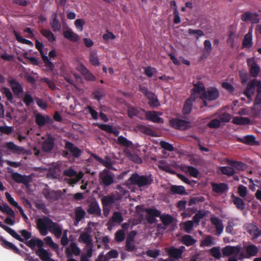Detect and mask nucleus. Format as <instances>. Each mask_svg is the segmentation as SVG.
I'll return each mask as SVG.
<instances>
[{
	"label": "nucleus",
	"mask_w": 261,
	"mask_h": 261,
	"mask_svg": "<svg viewBox=\"0 0 261 261\" xmlns=\"http://www.w3.org/2000/svg\"><path fill=\"white\" fill-rule=\"evenodd\" d=\"M233 202L237 207L240 210H243L245 207V203L244 200L240 197L232 195Z\"/></svg>",
	"instance_id": "nucleus-45"
},
{
	"label": "nucleus",
	"mask_w": 261,
	"mask_h": 261,
	"mask_svg": "<svg viewBox=\"0 0 261 261\" xmlns=\"http://www.w3.org/2000/svg\"><path fill=\"white\" fill-rule=\"evenodd\" d=\"M79 241L86 244L88 247H93L92 237L87 232H82L80 234Z\"/></svg>",
	"instance_id": "nucleus-25"
},
{
	"label": "nucleus",
	"mask_w": 261,
	"mask_h": 261,
	"mask_svg": "<svg viewBox=\"0 0 261 261\" xmlns=\"http://www.w3.org/2000/svg\"><path fill=\"white\" fill-rule=\"evenodd\" d=\"M65 149L69 151L73 157L78 158L82 153V150L75 146L72 142L65 141Z\"/></svg>",
	"instance_id": "nucleus-14"
},
{
	"label": "nucleus",
	"mask_w": 261,
	"mask_h": 261,
	"mask_svg": "<svg viewBox=\"0 0 261 261\" xmlns=\"http://www.w3.org/2000/svg\"><path fill=\"white\" fill-rule=\"evenodd\" d=\"M61 174L60 168L58 166H55L49 168L47 174L48 177H52L54 179L59 178Z\"/></svg>",
	"instance_id": "nucleus-33"
},
{
	"label": "nucleus",
	"mask_w": 261,
	"mask_h": 261,
	"mask_svg": "<svg viewBox=\"0 0 261 261\" xmlns=\"http://www.w3.org/2000/svg\"><path fill=\"white\" fill-rule=\"evenodd\" d=\"M252 36L251 31H250L244 37L242 42L243 48H250L252 46Z\"/></svg>",
	"instance_id": "nucleus-34"
},
{
	"label": "nucleus",
	"mask_w": 261,
	"mask_h": 261,
	"mask_svg": "<svg viewBox=\"0 0 261 261\" xmlns=\"http://www.w3.org/2000/svg\"><path fill=\"white\" fill-rule=\"evenodd\" d=\"M140 110L145 112L143 109L135 108L132 106L129 107L127 110L128 116L130 118H133L134 116H137L139 113Z\"/></svg>",
	"instance_id": "nucleus-49"
},
{
	"label": "nucleus",
	"mask_w": 261,
	"mask_h": 261,
	"mask_svg": "<svg viewBox=\"0 0 261 261\" xmlns=\"http://www.w3.org/2000/svg\"><path fill=\"white\" fill-rule=\"evenodd\" d=\"M183 228L185 232L190 233L194 226V222L193 221L189 220L185 222L183 224Z\"/></svg>",
	"instance_id": "nucleus-63"
},
{
	"label": "nucleus",
	"mask_w": 261,
	"mask_h": 261,
	"mask_svg": "<svg viewBox=\"0 0 261 261\" xmlns=\"http://www.w3.org/2000/svg\"><path fill=\"white\" fill-rule=\"evenodd\" d=\"M0 227L9 233L14 238L21 242L25 243V242L28 241V240L32 237L31 232L25 229H23L19 231L21 236L23 237V238H21L15 231L10 227L4 225L1 221H0Z\"/></svg>",
	"instance_id": "nucleus-3"
},
{
	"label": "nucleus",
	"mask_w": 261,
	"mask_h": 261,
	"mask_svg": "<svg viewBox=\"0 0 261 261\" xmlns=\"http://www.w3.org/2000/svg\"><path fill=\"white\" fill-rule=\"evenodd\" d=\"M211 254L217 259H220L221 257V254L220 248L218 247H214L210 250Z\"/></svg>",
	"instance_id": "nucleus-59"
},
{
	"label": "nucleus",
	"mask_w": 261,
	"mask_h": 261,
	"mask_svg": "<svg viewBox=\"0 0 261 261\" xmlns=\"http://www.w3.org/2000/svg\"><path fill=\"white\" fill-rule=\"evenodd\" d=\"M6 146L9 150L15 153H21L24 151L23 147L17 146L13 142L6 143Z\"/></svg>",
	"instance_id": "nucleus-35"
},
{
	"label": "nucleus",
	"mask_w": 261,
	"mask_h": 261,
	"mask_svg": "<svg viewBox=\"0 0 261 261\" xmlns=\"http://www.w3.org/2000/svg\"><path fill=\"white\" fill-rule=\"evenodd\" d=\"M14 34L15 35V37L16 38V40L21 43L25 44L27 45H28L30 46H33V43L32 41L30 40H27L26 39H24L22 38L21 36H20L17 32L16 31L14 32Z\"/></svg>",
	"instance_id": "nucleus-53"
},
{
	"label": "nucleus",
	"mask_w": 261,
	"mask_h": 261,
	"mask_svg": "<svg viewBox=\"0 0 261 261\" xmlns=\"http://www.w3.org/2000/svg\"><path fill=\"white\" fill-rule=\"evenodd\" d=\"M194 88L192 90L191 94L194 93L195 96L197 97L196 94H199L200 93L204 92L205 90V86L203 83L201 82H197L195 83H193Z\"/></svg>",
	"instance_id": "nucleus-32"
},
{
	"label": "nucleus",
	"mask_w": 261,
	"mask_h": 261,
	"mask_svg": "<svg viewBox=\"0 0 261 261\" xmlns=\"http://www.w3.org/2000/svg\"><path fill=\"white\" fill-rule=\"evenodd\" d=\"M91 156L93 157L98 163L102 164L108 169H113V164L111 158L109 156H106L105 159H102L95 154L92 153Z\"/></svg>",
	"instance_id": "nucleus-18"
},
{
	"label": "nucleus",
	"mask_w": 261,
	"mask_h": 261,
	"mask_svg": "<svg viewBox=\"0 0 261 261\" xmlns=\"http://www.w3.org/2000/svg\"><path fill=\"white\" fill-rule=\"evenodd\" d=\"M160 144L161 147L165 150H168L169 151H173L174 150V147L169 142L161 141L160 143Z\"/></svg>",
	"instance_id": "nucleus-61"
},
{
	"label": "nucleus",
	"mask_w": 261,
	"mask_h": 261,
	"mask_svg": "<svg viewBox=\"0 0 261 261\" xmlns=\"http://www.w3.org/2000/svg\"><path fill=\"white\" fill-rule=\"evenodd\" d=\"M110 169H105L100 173V179H113V176Z\"/></svg>",
	"instance_id": "nucleus-56"
},
{
	"label": "nucleus",
	"mask_w": 261,
	"mask_h": 261,
	"mask_svg": "<svg viewBox=\"0 0 261 261\" xmlns=\"http://www.w3.org/2000/svg\"><path fill=\"white\" fill-rule=\"evenodd\" d=\"M167 252L170 257L172 258L171 260L174 261L181 258L183 250L172 246L168 249Z\"/></svg>",
	"instance_id": "nucleus-19"
},
{
	"label": "nucleus",
	"mask_w": 261,
	"mask_h": 261,
	"mask_svg": "<svg viewBox=\"0 0 261 261\" xmlns=\"http://www.w3.org/2000/svg\"><path fill=\"white\" fill-rule=\"evenodd\" d=\"M182 170L186 173L189 174L190 176L197 178L198 177L199 172L198 170L194 167L191 166L184 165L181 167Z\"/></svg>",
	"instance_id": "nucleus-28"
},
{
	"label": "nucleus",
	"mask_w": 261,
	"mask_h": 261,
	"mask_svg": "<svg viewBox=\"0 0 261 261\" xmlns=\"http://www.w3.org/2000/svg\"><path fill=\"white\" fill-rule=\"evenodd\" d=\"M0 92L4 95L8 101L13 102V95L10 89L6 87H3L0 89Z\"/></svg>",
	"instance_id": "nucleus-42"
},
{
	"label": "nucleus",
	"mask_w": 261,
	"mask_h": 261,
	"mask_svg": "<svg viewBox=\"0 0 261 261\" xmlns=\"http://www.w3.org/2000/svg\"><path fill=\"white\" fill-rule=\"evenodd\" d=\"M75 222L74 225H77L85 216L86 212L81 206H77L74 210Z\"/></svg>",
	"instance_id": "nucleus-26"
},
{
	"label": "nucleus",
	"mask_w": 261,
	"mask_h": 261,
	"mask_svg": "<svg viewBox=\"0 0 261 261\" xmlns=\"http://www.w3.org/2000/svg\"><path fill=\"white\" fill-rule=\"evenodd\" d=\"M35 121L38 126H42L46 123L51 122L52 120L48 116L45 117L41 114H38L36 116Z\"/></svg>",
	"instance_id": "nucleus-31"
},
{
	"label": "nucleus",
	"mask_w": 261,
	"mask_h": 261,
	"mask_svg": "<svg viewBox=\"0 0 261 261\" xmlns=\"http://www.w3.org/2000/svg\"><path fill=\"white\" fill-rule=\"evenodd\" d=\"M123 221V217L120 212H115L113 213V216L108 222L109 225H110L112 221L115 223H120Z\"/></svg>",
	"instance_id": "nucleus-44"
},
{
	"label": "nucleus",
	"mask_w": 261,
	"mask_h": 261,
	"mask_svg": "<svg viewBox=\"0 0 261 261\" xmlns=\"http://www.w3.org/2000/svg\"><path fill=\"white\" fill-rule=\"evenodd\" d=\"M145 117L148 120L155 123H163V119L159 117L155 111H146L145 112Z\"/></svg>",
	"instance_id": "nucleus-23"
},
{
	"label": "nucleus",
	"mask_w": 261,
	"mask_h": 261,
	"mask_svg": "<svg viewBox=\"0 0 261 261\" xmlns=\"http://www.w3.org/2000/svg\"><path fill=\"white\" fill-rule=\"evenodd\" d=\"M40 33L49 42L52 43L56 41V37L51 31L46 29H42L40 31Z\"/></svg>",
	"instance_id": "nucleus-43"
},
{
	"label": "nucleus",
	"mask_w": 261,
	"mask_h": 261,
	"mask_svg": "<svg viewBox=\"0 0 261 261\" xmlns=\"http://www.w3.org/2000/svg\"><path fill=\"white\" fill-rule=\"evenodd\" d=\"M7 82L11 88L13 93L19 96L23 92V88L21 84L15 79L9 77L7 79Z\"/></svg>",
	"instance_id": "nucleus-11"
},
{
	"label": "nucleus",
	"mask_w": 261,
	"mask_h": 261,
	"mask_svg": "<svg viewBox=\"0 0 261 261\" xmlns=\"http://www.w3.org/2000/svg\"><path fill=\"white\" fill-rule=\"evenodd\" d=\"M219 96V92L215 87H210L202 92L200 95L202 99H206L209 101L216 100Z\"/></svg>",
	"instance_id": "nucleus-6"
},
{
	"label": "nucleus",
	"mask_w": 261,
	"mask_h": 261,
	"mask_svg": "<svg viewBox=\"0 0 261 261\" xmlns=\"http://www.w3.org/2000/svg\"><path fill=\"white\" fill-rule=\"evenodd\" d=\"M42 193L45 198L50 201L58 200L63 194L61 190L55 191L48 189H44Z\"/></svg>",
	"instance_id": "nucleus-9"
},
{
	"label": "nucleus",
	"mask_w": 261,
	"mask_h": 261,
	"mask_svg": "<svg viewBox=\"0 0 261 261\" xmlns=\"http://www.w3.org/2000/svg\"><path fill=\"white\" fill-rule=\"evenodd\" d=\"M117 142L121 146L126 147H128L133 145L132 141L128 140L122 136L118 137Z\"/></svg>",
	"instance_id": "nucleus-51"
},
{
	"label": "nucleus",
	"mask_w": 261,
	"mask_h": 261,
	"mask_svg": "<svg viewBox=\"0 0 261 261\" xmlns=\"http://www.w3.org/2000/svg\"><path fill=\"white\" fill-rule=\"evenodd\" d=\"M127 156L132 161L135 163L140 164L142 163L141 158L135 153H132L129 151L126 153Z\"/></svg>",
	"instance_id": "nucleus-55"
},
{
	"label": "nucleus",
	"mask_w": 261,
	"mask_h": 261,
	"mask_svg": "<svg viewBox=\"0 0 261 261\" xmlns=\"http://www.w3.org/2000/svg\"><path fill=\"white\" fill-rule=\"evenodd\" d=\"M247 64L249 67L250 75L253 77H256L260 72L259 66L257 64L254 57L247 59Z\"/></svg>",
	"instance_id": "nucleus-10"
},
{
	"label": "nucleus",
	"mask_w": 261,
	"mask_h": 261,
	"mask_svg": "<svg viewBox=\"0 0 261 261\" xmlns=\"http://www.w3.org/2000/svg\"><path fill=\"white\" fill-rule=\"evenodd\" d=\"M171 126L179 130H186L190 127V122L178 118H173L170 120Z\"/></svg>",
	"instance_id": "nucleus-8"
},
{
	"label": "nucleus",
	"mask_w": 261,
	"mask_h": 261,
	"mask_svg": "<svg viewBox=\"0 0 261 261\" xmlns=\"http://www.w3.org/2000/svg\"><path fill=\"white\" fill-rule=\"evenodd\" d=\"M206 216V212L202 210H199L193 217V221L194 223L197 224V225H199L200 220L204 218Z\"/></svg>",
	"instance_id": "nucleus-52"
},
{
	"label": "nucleus",
	"mask_w": 261,
	"mask_h": 261,
	"mask_svg": "<svg viewBox=\"0 0 261 261\" xmlns=\"http://www.w3.org/2000/svg\"><path fill=\"white\" fill-rule=\"evenodd\" d=\"M213 191L218 194H222L226 192L228 189V187L225 183H212Z\"/></svg>",
	"instance_id": "nucleus-24"
},
{
	"label": "nucleus",
	"mask_w": 261,
	"mask_h": 261,
	"mask_svg": "<svg viewBox=\"0 0 261 261\" xmlns=\"http://www.w3.org/2000/svg\"><path fill=\"white\" fill-rule=\"evenodd\" d=\"M232 122L237 125H246L250 123V120L247 117L237 116L234 117Z\"/></svg>",
	"instance_id": "nucleus-40"
},
{
	"label": "nucleus",
	"mask_w": 261,
	"mask_h": 261,
	"mask_svg": "<svg viewBox=\"0 0 261 261\" xmlns=\"http://www.w3.org/2000/svg\"><path fill=\"white\" fill-rule=\"evenodd\" d=\"M188 33L190 35H194L195 38L198 40L199 37L204 36V33L201 30H193L192 29H189L188 30Z\"/></svg>",
	"instance_id": "nucleus-57"
},
{
	"label": "nucleus",
	"mask_w": 261,
	"mask_h": 261,
	"mask_svg": "<svg viewBox=\"0 0 261 261\" xmlns=\"http://www.w3.org/2000/svg\"><path fill=\"white\" fill-rule=\"evenodd\" d=\"M228 164L234 169L236 173L238 171H244L247 168L246 165L241 162L228 161Z\"/></svg>",
	"instance_id": "nucleus-30"
},
{
	"label": "nucleus",
	"mask_w": 261,
	"mask_h": 261,
	"mask_svg": "<svg viewBox=\"0 0 261 261\" xmlns=\"http://www.w3.org/2000/svg\"><path fill=\"white\" fill-rule=\"evenodd\" d=\"M89 61L90 64L93 66H97L99 65L100 62L96 51L92 50L90 52L89 55Z\"/></svg>",
	"instance_id": "nucleus-39"
},
{
	"label": "nucleus",
	"mask_w": 261,
	"mask_h": 261,
	"mask_svg": "<svg viewBox=\"0 0 261 261\" xmlns=\"http://www.w3.org/2000/svg\"><path fill=\"white\" fill-rule=\"evenodd\" d=\"M13 130L14 128L12 126H0V132L5 135H9L12 134Z\"/></svg>",
	"instance_id": "nucleus-62"
},
{
	"label": "nucleus",
	"mask_w": 261,
	"mask_h": 261,
	"mask_svg": "<svg viewBox=\"0 0 261 261\" xmlns=\"http://www.w3.org/2000/svg\"><path fill=\"white\" fill-rule=\"evenodd\" d=\"M211 221L213 225L215 226L217 234L218 236L221 234L224 229L221 220L216 217H213L211 218Z\"/></svg>",
	"instance_id": "nucleus-22"
},
{
	"label": "nucleus",
	"mask_w": 261,
	"mask_h": 261,
	"mask_svg": "<svg viewBox=\"0 0 261 261\" xmlns=\"http://www.w3.org/2000/svg\"><path fill=\"white\" fill-rule=\"evenodd\" d=\"M54 145V139L52 137H48L42 144V150L46 152H49L53 149Z\"/></svg>",
	"instance_id": "nucleus-29"
},
{
	"label": "nucleus",
	"mask_w": 261,
	"mask_h": 261,
	"mask_svg": "<svg viewBox=\"0 0 261 261\" xmlns=\"http://www.w3.org/2000/svg\"><path fill=\"white\" fill-rule=\"evenodd\" d=\"M259 88L261 87V82L255 79L252 80L248 83L244 91L243 94L250 100L255 93V87Z\"/></svg>",
	"instance_id": "nucleus-5"
},
{
	"label": "nucleus",
	"mask_w": 261,
	"mask_h": 261,
	"mask_svg": "<svg viewBox=\"0 0 261 261\" xmlns=\"http://www.w3.org/2000/svg\"><path fill=\"white\" fill-rule=\"evenodd\" d=\"M88 214L99 216L101 215L100 208L96 201L92 202L89 204L87 210Z\"/></svg>",
	"instance_id": "nucleus-20"
},
{
	"label": "nucleus",
	"mask_w": 261,
	"mask_h": 261,
	"mask_svg": "<svg viewBox=\"0 0 261 261\" xmlns=\"http://www.w3.org/2000/svg\"><path fill=\"white\" fill-rule=\"evenodd\" d=\"M221 171L224 174L228 176L233 175L236 173L234 169L231 167H222L220 168Z\"/></svg>",
	"instance_id": "nucleus-54"
},
{
	"label": "nucleus",
	"mask_w": 261,
	"mask_h": 261,
	"mask_svg": "<svg viewBox=\"0 0 261 261\" xmlns=\"http://www.w3.org/2000/svg\"><path fill=\"white\" fill-rule=\"evenodd\" d=\"M258 15L256 13H251L247 11L241 15V20L243 21H250L252 23H257L259 21Z\"/></svg>",
	"instance_id": "nucleus-16"
},
{
	"label": "nucleus",
	"mask_w": 261,
	"mask_h": 261,
	"mask_svg": "<svg viewBox=\"0 0 261 261\" xmlns=\"http://www.w3.org/2000/svg\"><path fill=\"white\" fill-rule=\"evenodd\" d=\"M0 241H2L1 245L6 249L11 250L13 252H19L18 248L13 244L6 240L4 238H0Z\"/></svg>",
	"instance_id": "nucleus-37"
},
{
	"label": "nucleus",
	"mask_w": 261,
	"mask_h": 261,
	"mask_svg": "<svg viewBox=\"0 0 261 261\" xmlns=\"http://www.w3.org/2000/svg\"><path fill=\"white\" fill-rule=\"evenodd\" d=\"M115 201V197L113 195H109L104 196L102 199L101 202L103 207L106 206H110L113 204Z\"/></svg>",
	"instance_id": "nucleus-41"
},
{
	"label": "nucleus",
	"mask_w": 261,
	"mask_h": 261,
	"mask_svg": "<svg viewBox=\"0 0 261 261\" xmlns=\"http://www.w3.org/2000/svg\"><path fill=\"white\" fill-rule=\"evenodd\" d=\"M159 168L167 172L170 173H174V172L172 170L171 168L169 166V165L163 162H161L159 165Z\"/></svg>",
	"instance_id": "nucleus-60"
},
{
	"label": "nucleus",
	"mask_w": 261,
	"mask_h": 261,
	"mask_svg": "<svg viewBox=\"0 0 261 261\" xmlns=\"http://www.w3.org/2000/svg\"><path fill=\"white\" fill-rule=\"evenodd\" d=\"M170 190L173 194L184 195L186 194L184 187L182 186L173 185L171 187Z\"/></svg>",
	"instance_id": "nucleus-48"
},
{
	"label": "nucleus",
	"mask_w": 261,
	"mask_h": 261,
	"mask_svg": "<svg viewBox=\"0 0 261 261\" xmlns=\"http://www.w3.org/2000/svg\"><path fill=\"white\" fill-rule=\"evenodd\" d=\"M139 90L148 99V103L151 107L155 108L160 106V103L156 96L145 86H139Z\"/></svg>",
	"instance_id": "nucleus-4"
},
{
	"label": "nucleus",
	"mask_w": 261,
	"mask_h": 261,
	"mask_svg": "<svg viewBox=\"0 0 261 261\" xmlns=\"http://www.w3.org/2000/svg\"><path fill=\"white\" fill-rule=\"evenodd\" d=\"M163 224L165 225H170L173 221V217L170 215H162L160 217Z\"/></svg>",
	"instance_id": "nucleus-58"
},
{
	"label": "nucleus",
	"mask_w": 261,
	"mask_h": 261,
	"mask_svg": "<svg viewBox=\"0 0 261 261\" xmlns=\"http://www.w3.org/2000/svg\"><path fill=\"white\" fill-rule=\"evenodd\" d=\"M238 140L247 145H253L255 142V138L253 135H247L245 136L243 138H239Z\"/></svg>",
	"instance_id": "nucleus-47"
},
{
	"label": "nucleus",
	"mask_w": 261,
	"mask_h": 261,
	"mask_svg": "<svg viewBox=\"0 0 261 261\" xmlns=\"http://www.w3.org/2000/svg\"><path fill=\"white\" fill-rule=\"evenodd\" d=\"M196 98V96H195V94L192 93L191 96L186 100L182 111L184 115H188L191 113L193 106V102L195 100Z\"/></svg>",
	"instance_id": "nucleus-17"
},
{
	"label": "nucleus",
	"mask_w": 261,
	"mask_h": 261,
	"mask_svg": "<svg viewBox=\"0 0 261 261\" xmlns=\"http://www.w3.org/2000/svg\"><path fill=\"white\" fill-rule=\"evenodd\" d=\"M64 37L72 42H76L79 39V36L77 34L74 33L71 30L64 31L63 32Z\"/></svg>",
	"instance_id": "nucleus-38"
},
{
	"label": "nucleus",
	"mask_w": 261,
	"mask_h": 261,
	"mask_svg": "<svg viewBox=\"0 0 261 261\" xmlns=\"http://www.w3.org/2000/svg\"><path fill=\"white\" fill-rule=\"evenodd\" d=\"M50 24L54 32H57L61 30V25L57 17V13H53L51 15V20Z\"/></svg>",
	"instance_id": "nucleus-27"
},
{
	"label": "nucleus",
	"mask_w": 261,
	"mask_h": 261,
	"mask_svg": "<svg viewBox=\"0 0 261 261\" xmlns=\"http://www.w3.org/2000/svg\"><path fill=\"white\" fill-rule=\"evenodd\" d=\"M65 253L67 257H71L73 254L76 256L79 255L81 250L75 243H71L70 245V248H66Z\"/></svg>",
	"instance_id": "nucleus-21"
},
{
	"label": "nucleus",
	"mask_w": 261,
	"mask_h": 261,
	"mask_svg": "<svg viewBox=\"0 0 261 261\" xmlns=\"http://www.w3.org/2000/svg\"><path fill=\"white\" fill-rule=\"evenodd\" d=\"M35 46L37 50L40 53L42 60L45 64V66L48 70L53 71L55 68L54 64L49 61L48 58L46 55H44L42 49L43 45L42 43L40 42L38 40L36 39Z\"/></svg>",
	"instance_id": "nucleus-7"
},
{
	"label": "nucleus",
	"mask_w": 261,
	"mask_h": 261,
	"mask_svg": "<svg viewBox=\"0 0 261 261\" xmlns=\"http://www.w3.org/2000/svg\"><path fill=\"white\" fill-rule=\"evenodd\" d=\"M37 227L40 233L43 236L47 234L48 229L58 239L61 237L62 234V227L46 216H44L42 218H38L37 220Z\"/></svg>",
	"instance_id": "nucleus-1"
},
{
	"label": "nucleus",
	"mask_w": 261,
	"mask_h": 261,
	"mask_svg": "<svg viewBox=\"0 0 261 261\" xmlns=\"http://www.w3.org/2000/svg\"><path fill=\"white\" fill-rule=\"evenodd\" d=\"M182 242L187 246H190L193 245L196 243V240L190 235L186 234L182 237Z\"/></svg>",
	"instance_id": "nucleus-50"
},
{
	"label": "nucleus",
	"mask_w": 261,
	"mask_h": 261,
	"mask_svg": "<svg viewBox=\"0 0 261 261\" xmlns=\"http://www.w3.org/2000/svg\"><path fill=\"white\" fill-rule=\"evenodd\" d=\"M77 70L84 77L85 79L88 81H95L96 80V77L88 69V68L82 63H80L77 67Z\"/></svg>",
	"instance_id": "nucleus-12"
},
{
	"label": "nucleus",
	"mask_w": 261,
	"mask_h": 261,
	"mask_svg": "<svg viewBox=\"0 0 261 261\" xmlns=\"http://www.w3.org/2000/svg\"><path fill=\"white\" fill-rule=\"evenodd\" d=\"M144 212L147 214L146 219L150 224L155 223L156 221L155 218L161 215V212L155 208H145Z\"/></svg>",
	"instance_id": "nucleus-13"
},
{
	"label": "nucleus",
	"mask_w": 261,
	"mask_h": 261,
	"mask_svg": "<svg viewBox=\"0 0 261 261\" xmlns=\"http://www.w3.org/2000/svg\"><path fill=\"white\" fill-rule=\"evenodd\" d=\"M252 112L253 115L255 117H258L260 115L261 113V106L259 104H255L254 102L253 107L252 108Z\"/></svg>",
	"instance_id": "nucleus-64"
},
{
	"label": "nucleus",
	"mask_w": 261,
	"mask_h": 261,
	"mask_svg": "<svg viewBox=\"0 0 261 261\" xmlns=\"http://www.w3.org/2000/svg\"><path fill=\"white\" fill-rule=\"evenodd\" d=\"M242 247L240 245L232 246L227 245L222 248V252L224 256H228L232 254L237 256L241 251Z\"/></svg>",
	"instance_id": "nucleus-15"
},
{
	"label": "nucleus",
	"mask_w": 261,
	"mask_h": 261,
	"mask_svg": "<svg viewBox=\"0 0 261 261\" xmlns=\"http://www.w3.org/2000/svg\"><path fill=\"white\" fill-rule=\"evenodd\" d=\"M0 241H2L1 245L6 249L11 250L13 252H19L18 248L13 244L6 240L4 238H0Z\"/></svg>",
	"instance_id": "nucleus-36"
},
{
	"label": "nucleus",
	"mask_w": 261,
	"mask_h": 261,
	"mask_svg": "<svg viewBox=\"0 0 261 261\" xmlns=\"http://www.w3.org/2000/svg\"><path fill=\"white\" fill-rule=\"evenodd\" d=\"M246 251L249 256H254L257 255L258 249L255 245H249L246 247Z\"/></svg>",
	"instance_id": "nucleus-46"
},
{
	"label": "nucleus",
	"mask_w": 261,
	"mask_h": 261,
	"mask_svg": "<svg viewBox=\"0 0 261 261\" xmlns=\"http://www.w3.org/2000/svg\"><path fill=\"white\" fill-rule=\"evenodd\" d=\"M25 244L32 250H35L37 246L38 249L36 251V254L39 256L42 261H50L52 259L50 258L51 254L43 248V242L41 239H32L25 242Z\"/></svg>",
	"instance_id": "nucleus-2"
}]
</instances>
